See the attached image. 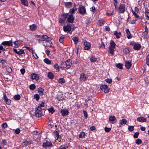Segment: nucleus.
<instances>
[{
	"label": "nucleus",
	"instance_id": "obj_13",
	"mask_svg": "<svg viewBox=\"0 0 149 149\" xmlns=\"http://www.w3.org/2000/svg\"><path fill=\"white\" fill-rule=\"evenodd\" d=\"M133 48L135 50H139L140 49L141 45L139 43H135L133 45Z\"/></svg>",
	"mask_w": 149,
	"mask_h": 149
},
{
	"label": "nucleus",
	"instance_id": "obj_57",
	"mask_svg": "<svg viewBox=\"0 0 149 149\" xmlns=\"http://www.w3.org/2000/svg\"><path fill=\"white\" fill-rule=\"evenodd\" d=\"M139 135V133L138 132H136L134 134L133 136L135 138H136L138 137V136Z\"/></svg>",
	"mask_w": 149,
	"mask_h": 149
},
{
	"label": "nucleus",
	"instance_id": "obj_25",
	"mask_svg": "<svg viewBox=\"0 0 149 149\" xmlns=\"http://www.w3.org/2000/svg\"><path fill=\"white\" fill-rule=\"evenodd\" d=\"M126 32L127 35V38L128 39L131 38L132 36L129 30L128 29H127Z\"/></svg>",
	"mask_w": 149,
	"mask_h": 149
},
{
	"label": "nucleus",
	"instance_id": "obj_39",
	"mask_svg": "<svg viewBox=\"0 0 149 149\" xmlns=\"http://www.w3.org/2000/svg\"><path fill=\"white\" fill-rule=\"evenodd\" d=\"M123 65L120 63H119L118 64H116V66L118 68L120 69H122L123 68L122 67Z\"/></svg>",
	"mask_w": 149,
	"mask_h": 149
},
{
	"label": "nucleus",
	"instance_id": "obj_35",
	"mask_svg": "<svg viewBox=\"0 0 149 149\" xmlns=\"http://www.w3.org/2000/svg\"><path fill=\"white\" fill-rule=\"evenodd\" d=\"M20 96L19 94L15 95L14 97V98L16 100H19L20 99Z\"/></svg>",
	"mask_w": 149,
	"mask_h": 149
},
{
	"label": "nucleus",
	"instance_id": "obj_23",
	"mask_svg": "<svg viewBox=\"0 0 149 149\" xmlns=\"http://www.w3.org/2000/svg\"><path fill=\"white\" fill-rule=\"evenodd\" d=\"M36 40L38 41L39 43H40L41 42H42V44L43 45L45 46H46L47 45H45V44H44V41H45L42 39V38H37L36 39Z\"/></svg>",
	"mask_w": 149,
	"mask_h": 149
},
{
	"label": "nucleus",
	"instance_id": "obj_64",
	"mask_svg": "<svg viewBox=\"0 0 149 149\" xmlns=\"http://www.w3.org/2000/svg\"><path fill=\"white\" fill-rule=\"evenodd\" d=\"M145 15L147 17V19H149V12H146L145 13Z\"/></svg>",
	"mask_w": 149,
	"mask_h": 149
},
{
	"label": "nucleus",
	"instance_id": "obj_60",
	"mask_svg": "<svg viewBox=\"0 0 149 149\" xmlns=\"http://www.w3.org/2000/svg\"><path fill=\"white\" fill-rule=\"evenodd\" d=\"M111 130V128H108L106 127L105 128V130L106 132H108L110 131Z\"/></svg>",
	"mask_w": 149,
	"mask_h": 149
},
{
	"label": "nucleus",
	"instance_id": "obj_7",
	"mask_svg": "<svg viewBox=\"0 0 149 149\" xmlns=\"http://www.w3.org/2000/svg\"><path fill=\"white\" fill-rule=\"evenodd\" d=\"M22 42L23 41L20 40H16L13 43L15 45L14 47L15 48H18L19 47V45L22 44Z\"/></svg>",
	"mask_w": 149,
	"mask_h": 149
},
{
	"label": "nucleus",
	"instance_id": "obj_50",
	"mask_svg": "<svg viewBox=\"0 0 149 149\" xmlns=\"http://www.w3.org/2000/svg\"><path fill=\"white\" fill-rule=\"evenodd\" d=\"M32 54H33V56L35 58L37 59L38 58V56L37 55L36 53L34 52L33 51Z\"/></svg>",
	"mask_w": 149,
	"mask_h": 149
},
{
	"label": "nucleus",
	"instance_id": "obj_9",
	"mask_svg": "<svg viewBox=\"0 0 149 149\" xmlns=\"http://www.w3.org/2000/svg\"><path fill=\"white\" fill-rule=\"evenodd\" d=\"M42 146L43 147L47 148L52 147L53 145L51 142L47 141L46 142L44 143H43Z\"/></svg>",
	"mask_w": 149,
	"mask_h": 149
},
{
	"label": "nucleus",
	"instance_id": "obj_26",
	"mask_svg": "<svg viewBox=\"0 0 149 149\" xmlns=\"http://www.w3.org/2000/svg\"><path fill=\"white\" fill-rule=\"evenodd\" d=\"M38 91L39 93L41 95H42L43 94V91L44 89L41 88H39L38 89Z\"/></svg>",
	"mask_w": 149,
	"mask_h": 149
},
{
	"label": "nucleus",
	"instance_id": "obj_46",
	"mask_svg": "<svg viewBox=\"0 0 149 149\" xmlns=\"http://www.w3.org/2000/svg\"><path fill=\"white\" fill-rule=\"evenodd\" d=\"M64 36H61L59 38V42L60 43H62L64 40Z\"/></svg>",
	"mask_w": 149,
	"mask_h": 149
},
{
	"label": "nucleus",
	"instance_id": "obj_14",
	"mask_svg": "<svg viewBox=\"0 0 149 149\" xmlns=\"http://www.w3.org/2000/svg\"><path fill=\"white\" fill-rule=\"evenodd\" d=\"M137 120L139 122L141 123L146 122L147 121V119L146 118H145L142 117H140L138 118H137Z\"/></svg>",
	"mask_w": 149,
	"mask_h": 149
},
{
	"label": "nucleus",
	"instance_id": "obj_31",
	"mask_svg": "<svg viewBox=\"0 0 149 149\" xmlns=\"http://www.w3.org/2000/svg\"><path fill=\"white\" fill-rule=\"evenodd\" d=\"M91 61L93 62H95L97 61V58L94 56H92L90 58Z\"/></svg>",
	"mask_w": 149,
	"mask_h": 149
},
{
	"label": "nucleus",
	"instance_id": "obj_58",
	"mask_svg": "<svg viewBox=\"0 0 149 149\" xmlns=\"http://www.w3.org/2000/svg\"><path fill=\"white\" fill-rule=\"evenodd\" d=\"M26 47V49L29 50L30 52L32 51L33 52V49L32 48L28 47Z\"/></svg>",
	"mask_w": 149,
	"mask_h": 149
},
{
	"label": "nucleus",
	"instance_id": "obj_12",
	"mask_svg": "<svg viewBox=\"0 0 149 149\" xmlns=\"http://www.w3.org/2000/svg\"><path fill=\"white\" fill-rule=\"evenodd\" d=\"M2 44L4 45H8V46H12L13 45L12 40L7 41H3L2 42Z\"/></svg>",
	"mask_w": 149,
	"mask_h": 149
},
{
	"label": "nucleus",
	"instance_id": "obj_30",
	"mask_svg": "<svg viewBox=\"0 0 149 149\" xmlns=\"http://www.w3.org/2000/svg\"><path fill=\"white\" fill-rule=\"evenodd\" d=\"M58 82L60 84H64L65 82V80L63 78H60L58 80Z\"/></svg>",
	"mask_w": 149,
	"mask_h": 149
},
{
	"label": "nucleus",
	"instance_id": "obj_17",
	"mask_svg": "<svg viewBox=\"0 0 149 149\" xmlns=\"http://www.w3.org/2000/svg\"><path fill=\"white\" fill-rule=\"evenodd\" d=\"M125 64L126 67L127 69L130 68L132 65L131 62L129 61L125 62Z\"/></svg>",
	"mask_w": 149,
	"mask_h": 149
},
{
	"label": "nucleus",
	"instance_id": "obj_3",
	"mask_svg": "<svg viewBox=\"0 0 149 149\" xmlns=\"http://www.w3.org/2000/svg\"><path fill=\"white\" fill-rule=\"evenodd\" d=\"M36 116L37 117H40L42 115V110L41 108L37 107L35 112Z\"/></svg>",
	"mask_w": 149,
	"mask_h": 149
},
{
	"label": "nucleus",
	"instance_id": "obj_33",
	"mask_svg": "<svg viewBox=\"0 0 149 149\" xmlns=\"http://www.w3.org/2000/svg\"><path fill=\"white\" fill-rule=\"evenodd\" d=\"M148 29L147 26H146L145 28V31L143 33L142 35L144 36H146L148 34Z\"/></svg>",
	"mask_w": 149,
	"mask_h": 149
},
{
	"label": "nucleus",
	"instance_id": "obj_59",
	"mask_svg": "<svg viewBox=\"0 0 149 149\" xmlns=\"http://www.w3.org/2000/svg\"><path fill=\"white\" fill-rule=\"evenodd\" d=\"M83 113H84V116L86 118L87 117L88 115L87 113V112L85 111H83Z\"/></svg>",
	"mask_w": 149,
	"mask_h": 149
},
{
	"label": "nucleus",
	"instance_id": "obj_45",
	"mask_svg": "<svg viewBox=\"0 0 149 149\" xmlns=\"http://www.w3.org/2000/svg\"><path fill=\"white\" fill-rule=\"evenodd\" d=\"M146 63L149 66V54L147 56Z\"/></svg>",
	"mask_w": 149,
	"mask_h": 149
},
{
	"label": "nucleus",
	"instance_id": "obj_1",
	"mask_svg": "<svg viewBox=\"0 0 149 149\" xmlns=\"http://www.w3.org/2000/svg\"><path fill=\"white\" fill-rule=\"evenodd\" d=\"M63 18L66 19L67 18V21L70 23H72L74 20V17L72 14L69 13L64 14L63 15Z\"/></svg>",
	"mask_w": 149,
	"mask_h": 149
},
{
	"label": "nucleus",
	"instance_id": "obj_61",
	"mask_svg": "<svg viewBox=\"0 0 149 149\" xmlns=\"http://www.w3.org/2000/svg\"><path fill=\"white\" fill-rule=\"evenodd\" d=\"M20 71L21 72V73L22 74H24V73L25 72V70L24 68H22L20 70Z\"/></svg>",
	"mask_w": 149,
	"mask_h": 149
},
{
	"label": "nucleus",
	"instance_id": "obj_47",
	"mask_svg": "<svg viewBox=\"0 0 149 149\" xmlns=\"http://www.w3.org/2000/svg\"><path fill=\"white\" fill-rule=\"evenodd\" d=\"M54 68L56 69L58 71H59V67L58 65L57 64H55L54 65Z\"/></svg>",
	"mask_w": 149,
	"mask_h": 149
},
{
	"label": "nucleus",
	"instance_id": "obj_54",
	"mask_svg": "<svg viewBox=\"0 0 149 149\" xmlns=\"http://www.w3.org/2000/svg\"><path fill=\"white\" fill-rule=\"evenodd\" d=\"M45 103L43 102H42L41 104H40L39 105L38 107H40L41 108V107H43L44 106Z\"/></svg>",
	"mask_w": 149,
	"mask_h": 149
},
{
	"label": "nucleus",
	"instance_id": "obj_19",
	"mask_svg": "<svg viewBox=\"0 0 149 149\" xmlns=\"http://www.w3.org/2000/svg\"><path fill=\"white\" fill-rule=\"evenodd\" d=\"M30 29L31 31H34L36 29L37 25L35 24H33L30 26Z\"/></svg>",
	"mask_w": 149,
	"mask_h": 149
},
{
	"label": "nucleus",
	"instance_id": "obj_11",
	"mask_svg": "<svg viewBox=\"0 0 149 149\" xmlns=\"http://www.w3.org/2000/svg\"><path fill=\"white\" fill-rule=\"evenodd\" d=\"M87 78V77L85 74L83 73H81L80 74V80L81 81H85Z\"/></svg>",
	"mask_w": 149,
	"mask_h": 149
},
{
	"label": "nucleus",
	"instance_id": "obj_49",
	"mask_svg": "<svg viewBox=\"0 0 149 149\" xmlns=\"http://www.w3.org/2000/svg\"><path fill=\"white\" fill-rule=\"evenodd\" d=\"M5 101L6 102V103L8 104H9L11 103V100H10L8 99L5 100Z\"/></svg>",
	"mask_w": 149,
	"mask_h": 149
},
{
	"label": "nucleus",
	"instance_id": "obj_2",
	"mask_svg": "<svg viewBox=\"0 0 149 149\" xmlns=\"http://www.w3.org/2000/svg\"><path fill=\"white\" fill-rule=\"evenodd\" d=\"M115 43L113 41H112L111 42L110 45L109 46V52L110 54L113 55L114 54V49L115 48Z\"/></svg>",
	"mask_w": 149,
	"mask_h": 149
},
{
	"label": "nucleus",
	"instance_id": "obj_53",
	"mask_svg": "<svg viewBox=\"0 0 149 149\" xmlns=\"http://www.w3.org/2000/svg\"><path fill=\"white\" fill-rule=\"evenodd\" d=\"M2 127L4 128H6L7 127V125L6 123H4L2 125Z\"/></svg>",
	"mask_w": 149,
	"mask_h": 149
},
{
	"label": "nucleus",
	"instance_id": "obj_63",
	"mask_svg": "<svg viewBox=\"0 0 149 149\" xmlns=\"http://www.w3.org/2000/svg\"><path fill=\"white\" fill-rule=\"evenodd\" d=\"M90 21L88 19L86 20L85 21L86 24L87 25L89 24L90 23Z\"/></svg>",
	"mask_w": 149,
	"mask_h": 149
},
{
	"label": "nucleus",
	"instance_id": "obj_40",
	"mask_svg": "<svg viewBox=\"0 0 149 149\" xmlns=\"http://www.w3.org/2000/svg\"><path fill=\"white\" fill-rule=\"evenodd\" d=\"M142 143V141L141 139H138L136 140V143L138 145H139Z\"/></svg>",
	"mask_w": 149,
	"mask_h": 149
},
{
	"label": "nucleus",
	"instance_id": "obj_29",
	"mask_svg": "<svg viewBox=\"0 0 149 149\" xmlns=\"http://www.w3.org/2000/svg\"><path fill=\"white\" fill-rule=\"evenodd\" d=\"M120 124L121 125L124 124H126L127 121L125 119H123L122 120H120Z\"/></svg>",
	"mask_w": 149,
	"mask_h": 149
},
{
	"label": "nucleus",
	"instance_id": "obj_44",
	"mask_svg": "<svg viewBox=\"0 0 149 149\" xmlns=\"http://www.w3.org/2000/svg\"><path fill=\"white\" fill-rule=\"evenodd\" d=\"M27 0H21L22 4L25 6H27L28 5Z\"/></svg>",
	"mask_w": 149,
	"mask_h": 149
},
{
	"label": "nucleus",
	"instance_id": "obj_38",
	"mask_svg": "<svg viewBox=\"0 0 149 149\" xmlns=\"http://www.w3.org/2000/svg\"><path fill=\"white\" fill-rule=\"evenodd\" d=\"M77 9L76 8H71L70 9V14H72L74 13L75 10H77Z\"/></svg>",
	"mask_w": 149,
	"mask_h": 149
},
{
	"label": "nucleus",
	"instance_id": "obj_62",
	"mask_svg": "<svg viewBox=\"0 0 149 149\" xmlns=\"http://www.w3.org/2000/svg\"><path fill=\"white\" fill-rule=\"evenodd\" d=\"M66 19H64L63 18V19H62L61 18H60L59 19V22L60 23H63L64 21Z\"/></svg>",
	"mask_w": 149,
	"mask_h": 149
},
{
	"label": "nucleus",
	"instance_id": "obj_8",
	"mask_svg": "<svg viewBox=\"0 0 149 149\" xmlns=\"http://www.w3.org/2000/svg\"><path fill=\"white\" fill-rule=\"evenodd\" d=\"M13 50L14 52L16 53L18 55H20L21 54H24L25 53L24 50L22 49H20L19 51H18L16 49L13 48Z\"/></svg>",
	"mask_w": 149,
	"mask_h": 149
},
{
	"label": "nucleus",
	"instance_id": "obj_20",
	"mask_svg": "<svg viewBox=\"0 0 149 149\" xmlns=\"http://www.w3.org/2000/svg\"><path fill=\"white\" fill-rule=\"evenodd\" d=\"M72 40L74 41V43L75 45L79 42V38L78 37H74L72 38Z\"/></svg>",
	"mask_w": 149,
	"mask_h": 149
},
{
	"label": "nucleus",
	"instance_id": "obj_48",
	"mask_svg": "<svg viewBox=\"0 0 149 149\" xmlns=\"http://www.w3.org/2000/svg\"><path fill=\"white\" fill-rule=\"evenodd\" d=\"M42 38L44 40H47L48 38V36L46 35H42Z\"/></svg>",
	"mask_w": 149,
	"mask_h": 149
},
{
	"label": "nucleus",
	"instance_id": "obj_24",
	"mask_svg": "<svg viewBox=\"0 0 149 149\" xmlns=\"http://www.w3.org/2000/svg\"><path fill=\"white\" fill-rule=\"evenodd\" d=\"M65 6L68 8L71 7L72 6V3L70 2H69L65 3Z\"/></svg>",
	"mask_w": 149,
	"mask_h": 149
},
{
	"label": "nucleus",
	"instance_id": "obj_18",
	"mask_svg": "<svg viewBox=\"0 0 149 149\" xmlns=\"http://www.w3.org/2000/svg\"><path fill=\"white\" fill-rule=\"evenodd\" d=\"M69 113L68 111L67 110L63 109L61 110V113L63 116H65L67 115Z\"/></svg>",
	"mask_w": 149,
	"mask_h": 149
},
{
	"label": "nucleus",
	"instance_id": "obj_32",
	"mask_svg": "<svg viewBox=\"0 0 149 149\" xmlns=\"http://www.w3.org/2000/svg\"><path fill=\"white\" fill-rule=\"evenodd\" d=\"M44 62L47 64H50L51 63V61L47 58H46L44 60Z\"/></svg>",
	"mask_w": 149,
	"mask_h": 149
},
{
	"label": "nucleus",
	"instance_id": "obj_36",
	"mask_svg": "<svg viewBox=\"0 0 149 149\" xmlns=\"http://www.w3.org/2000/svg\"><path fill=\"white\" fill-rule=\"evenodd\" d=\"M36 88V86L34 84H32L29 86L30 89L32 91L34 90Z\"/></svg>",
	"mask_w": 149,
	"mask_h": 149
},
{
	"label": "nucleus",
	"instance_id": "obj_42",
	"mask_svg": "<svg viewBox=\"0 0 149 149\" xmlns=\"http://www.w3.org/2000/svg\"><path fill=\"white\" fill-rule=\"evenodd\" d=\"M134 127L133 126H129L128 129L130 132H132L134 130Z\"/></svg>",
	"mask_w": 149,
	"mask_h": 149
},
{
	"label": "nucleus",
	"instance_id": "obj_41",
	"mask_svg": "<svg viewBox=\"0 0 149 149\" xmlns=\"http://www.w3.org/2000/svg\"><path fill=\"white\" fill-rule=\"evenodd\" d=\"M48 111L49 112L51 113H53L55 112L54 109L52 107H51L49 109Z\"/></svg>",
	"mask_w": 149,
	"mask_h": 149
},
{
	"label": "nucleus",
	"instance_id": "obj_37",
	"mask_svg": "<svg viewBox=\"0 0 149 149\" xmlns=\"http://www.w3.org/2000/svg\"><path fill=\"white\" fill-rule=\"evenodd\" d=\"M116 119V118L113 116H110L109 118V120L110 121L113 122L114 120Z\"/></svg>",
	"mask_w": 149,
	"mask_h": 149
},
{
	"label": "nucleus",
	"instance_id": "obj_5",
	"mask_svg": "<svg viewBox=\"0 0 149 149\" xmlns=\"http://www.w3.org/2000/svg\"><path fill=\"white\" fill-rule=\"evenodd\" d=\"M125 6L124 4H121L118 8L119 12L120 13H123L125 11Z\"/></svg>",
	"mask_w": 149,
	"mask_h": 149
},
{
	"label": "nucleus",
	"instance_id": "obj_28",
	"mask_svg": "<svg viewBox=\"0 0 149 149\" xmlns=\"http://www.w3.org/2000/svg\"><path fill=\"white\" fill-rule=\"evenodd\" d=\"M98 23L100 26H101L104 24V22L103 19H101L98 21Z\"/></svg>",
	"mask_w": 149,
	"mask_h": 149
},
{
	"label": "nucleus",
	"instance_id": "obj_52",
	"mask_svg": "<svg viewBox=\"0 0 149 149\" xmlns=\"http://www.w3.org/2000/svg\"><path fill=\"white\" fill-rule=\"evenodd\" d=\"M34 97L37 100H38L40 98L38 94H35L34 95Z\"/></svg>",
	"mask_w": 149,
	"mask_h": 149
},
{
	"label": "nucleus",
	"instance_id": "obj_22",
	"mask_svg": "<svg viewBox=\"0 0 149 149\" xmlns=\"http://www.w3.org/2000/svg\"><path fill=\"white\" fill-rule=\"evenodd\" d=\"M54 136H55V140H58V138L59 134L57 131H55L54 132Z\"/></svg>",
	"mask_w": 149,
	"mask_h": 149
},
{
	"label": "nucleus",
	"instance_id": "obj_51",
	"mask_svg": "<svg viewBox=\"0 0 149 149\" xmlns=\"http://www.w3.org/2000/svg\"><path fill=\"white\" fill-rule=\"evenodd\" d=\"M105 81L107 83L110 84L112 82V80L111 79H107L105 80Z\"/></svg>",
	"mask_w": 149,
	"mask_h": 149
},
{
	"label": "nucleus",
	"instance_id": "obj_34",
	"mask_svg": "<svg viewBox=\"0 0 149 149\" xmlns=\"http://www.w3.org/2000/svg\"><path fill=\"white\" fill-rule=\"evenodd\" d=\"M85 133L84 132H81L79 135V137L80 138H83L85 137Z\"/></svg>",
	"mask_w": 149,
	"mask_h": 149
},
{
	"label": "nucleus",
	"instance_id": "obj_56",
	"mask_svg": "<svg viewBox=\"0 0 149 149\" xmlns=\"http://www.w3.org/2000/svg\"><path fill=\"white\" fill-rule=\"evenodd\" d=\"M20 130L19 128H17L15 130V132L16 134H18L20 132Z\"/></svg>",
	"mask_w": 149,
	"mask_h": 149
},
{
	"label": "nucleus",
	"instance_id": "obj_10",
	"mask_svg": "<svg viewBox=\"0 0 149 149\" xmlns=\"http://www.w3.org/2000/svg\"><path fill=\"white\" fill-rule=\"evenodd\" d=\"M84 49L85 50H88L90 49L91 47L90 43L88 42H84Z\"/></svg>",
	"mask_w": 149,
	"mask_h": 149
},
{
	"label": "nucleus",
	"instance_id": "obj_6",
	"mask_svg": "<svg viewBox=\"0 0 149 149\" xmlns=\"http://www.w3.org/2000/svg\"><path fill=\"white\" fill-rule=\"evenodd\" d=\"M63 30L67 32H69L71 29V25L68 24L66 26H64L63 27Z\"/></svg>",
	"mask_w": 149,
	"mask_h": 149
},
{
	"label": "nucleus",
	"instance_id": "obj_15",
	"mask_svg": "<svg viewBox=\"0 0 149 149\" xmlns=\"http://www.w3.org/2000/svg\"><path fill=\"white\" fill-rule=\"evenodd\" d=\"M31 77L32 79H35L37 80L39 79V76L38 75L35 73H33L31 75Z\"/></svg>",
	"mask_w": 149,
	"mask_h": 149
},
{
	"label": "nucleus",
	"instance_id": "obj_21",
	"mask_svg": "<svg viewBox=\"0 0 149 149\" xmlns=\"http://www.w3.org/2000/svg\"><path fill=\"white\" fill-rule=\"evenodd\" d=\"M130 49L129 47H127L123 49V52L124 53L127 54L130 52Z\"/></svg>",
	"mask_w": 149,
	"mask_h": 149
},
{
	"label": "nucleus",
	"instance_id": "obj_4",
	"mask_svg": "<svg viewBox=\"0 0 149 149\" xmlns=\"http://www.w3.org/2000/svg\"><path fill=\"white\" fill-rule=\"evenodd\" d=\"M78 10L79 13L82 15L86 14L85 8L83 6H80L78 8Z\"/></svg>",
	"mask_w": 149,
	"mask_h": 149
},
{
	"label": "nucleus",
	"instance_id": "obj_16",
	"mask_svg": "<svg viewBox=\"0 0 149 149\" xmlns=\"http://www.w3.org/2000/svg\"><path fill=\"white\" fill-rule=\"evenodd\" d=\"M65 64L66 65V68H69L72 64L71 61L70 60H68L65 62Z\"/></svg>",
	"mask_w": 149,
	"mask_h": 149
},
{
	"label": "nucleus",
	"instance_id": "obj_43",
	"mask_svg": "<svg viewBox=\"0 0 149 149\" xmlns=\"http://www.w3.org/2000/svg\"><path fill=\"white\" fill-rule=\"evenodd\" d=\"M107 88H108L107 86L106 85H102L100 87L102 91H103L104 89H106Z\"/></svg>",
	"mask_w": 149,
	"mask_h": 149
},
{
	"label": "nucleus",
	"instance_id": "obj_27",
	"mask_svg": "<svg viewBox=\"0 0 149 149\" xmlns=\"http://www.w3.org/2000/svg\"><path fill=\"white\" fill-rule=\"evenodd\" d=\"M48 77L49 79H52L54 78V75L52 72H49L48 73Z\"/></svg>",
	"mask_w": 149,
	"mask_h": 149
},
{
	"label": "nucleus",
	"instance_id": "obj_55",
	"mask_svg": "<svg viewBox=\"0 0 149 149\" xmlns=\"http://www.w3.org/2000/svg\"><path fill=\"white\" fill-rule=\"evenodd\" d=\"M7 71L9 72L10 73L12 71V68L10 67H8L6 69Z\"/></svg>",
	"mask_w": 149,
	"mask_h": 149
}]
</instances>
